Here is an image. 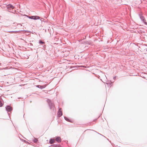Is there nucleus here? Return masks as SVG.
Here are the masks:
<instances>
[{
	"instance_id": "1",
	"label": "nucleus",
	"mask_w": 147,
	"mask_h": 147,
	"mask_svg": "<svg viewBox=\"0 0 147 147\" xmlns=\"http://www.w3.org/2000/svg\"><path fill=\"white\" fill-rule=\"evenodd\" d=\"M47 102L50 109H54L55 107L53 103L51 100L49 99L47 100Z\"/></svg>"
},
{
	"instance_id": "2",
	"label": "nucleus",
	"mask_w": 147,
	"mask_h": 147,
	"mask_svg": "<svg viewBox=\"0 0 147 147\" xmlns=\"http://www.w3.org/2000/svg\"><path fill=\"white\" fill-rule=\"evenodd\" d=\"M139 15L141 21L144 24H145L147 25V22H146V20H145L144 17L142 16V13H139Z\"/></svg>"
},
{
	"instance_id": "3",
	"label": "nucleus",
	"mask_w": 147,
	"mask_h": 147,
	"mask_svg": "<svg viewBox=\"0 0 147 147\" xmlns=\"http://www.w3.org/2000/svg\"><path fill=\"white\" fill-rule=\"evenodd\" d=\"M5 109L6 111H7L8 112H10L12 110V107L9 105H7V106H6L5 107ZM8 114L9 115V114L8 113Z\"/></svg>"
},
{
	"instance_id": "4",
	"label": "nucleus",
	"mask_w": 147,
	"mask_h": 147,
	"mask_svg": "<svg viewBox=\"0 0 147 147\" xmlns=\"http://www.w3.org/2000/svg\"><path fill=\"white\" fill-rule=\"evenodd\" d=\"M6 7L7 9L11 8L12 9H13L15 7L11 5V4H9L6 5Z\"/></svg>"
},
{
	"instance_id": "5",
	"label": "nucleus",
	"mask_w": 147,
	"mask_h": 147,
	"mask_svg": "<svg viewBox=\"0 0 147 147\" xmlns=\"http://www.w3.org/2000/svg\"><path fill=\"white\" fill-rule=\"evenodd\" d=\"M61 108H59V111L58 113V116L59 117H60L62 115V112L61 111Z\"/></svg>"
},
{
	"instance_id": "6",
	"label": "nucleus",
	"mask_w": 147,
	"mask_h": 147,
	"mask_svg": "<svg viewBox=\"0 0 147 147\" xmlns=\"http://www.w3.org/2000/svg\"><path fill=\"white\" fill-rule=\"evenodd\" d=\"M55 139L56 141L58 142H61V140L60 137H57Z\"/></svg>"
},
{
	"instance_id": "7",
	"label": "nucleus",
	"mask_w": 147,
	"mask_h": 147,
	"mask_svg": "<svg viewBox=\"0 0 147 147\" xmlns=\"http://www.w3.org/2000/svg\"><path fill=\"white\" fill-rule=\"evenodd\" d=\"M36 87L40 88H45V86H41L39 85H38L36 86Z\"/></svg>"
},
{
	"instance_id": "8",
	"label": "nucleus",
	"mask_w": 147,
	"mask_h": 147,
	"mask_svg": "<svg viewBox=\"0 0 147 147\" xmlns=\"http://www.w3.org/2000/svg\"><path fill=\"white\" fill-rule=\"evenodd\" d=\"M55 142V140L53 139H51L50 140L49 143L51 144H53Z\"/></svg>"
},
{
	"instance_id": "9",
	"label": "nucleus",
	"mask_w": 147,
	"mask_h": 147,
	"mask_svg": "<svg viewBox=\"0 0 147 147\" xmlns=\"http://www.w3.org/2000/svg\"><path fill=\"white\" fill-rule=\"evenodd\" d=\"M40 19V17L37 16H33V19L34 20L39 19Z\"/></svg>"
},
{
	"instance_id": "10",
	"label": "nucleus",
	"mask_w": 147,
	"mask_h": 147,
	"mask_svg": "<svg viewBox=\"0 0 147 147\" xmlns=\"http://www.w3.org/2000/svg\"><path fill=\"white\" fill-rule=\"evenodd\" d=\"M64 119H65L67 121H68V122H71V121L70 120L68 119V118H67V117H65L64 116Z\"/></svg>"
},
{
	"instance_id": "11",
	"label": "nucleus",
	"mask_w": 147,
	"mask_h": 147,
	"mask_svg": "<svg viewBox=\"0 0 147 147\" xmlns=\"http://www.w3.org/2000/svg\"><path fill=\"white\" fill-rule=\"evenodd\" d=\"M37 141H38V140L36 138H34V139L33 140V142L35 143H36L37 142Z\"/></svg>"
},
{
	"instance_id": "12",
	"label": "nucleus",
	"mask_w": 147,
	"mask_h": 147,
	"mask_svg": "<svg viewBox=\"0 0 147 147\" xmlns=\"http://www.w3.org/2000/svg\"><path fill=\"white\" fill-rule=\"evenodd\" d=\"M52 147H59V146L58 145H54L52 146Z\"/></svg>"
},
{
	"instance_id": "13",
	"label": "nucleus",
	"mask_w": 147,
	"mask_h": 147,
	"mask_svg": "<svg viewBox=\"0 0 147 147\" xmlns=\"http://www.w3.org/2000/svg\"><path fill=\"white\" fill-rule=\"evenodd\" d=\"M39 43L40 44H43L44 43V42H43L42 41V40H40L39 41Z\"/></svg>"
},
{
	"instance_id": "14",
	"label": "nucleus",
	"mask_w": 147,
	"mask_h": 147,
	"mask_svg": "<svg viewBox=\"0 0 147 147\" xmlns=\"http://www.w3.org/2000/svg\"><path fill=\"white\" fill-rule=\"evenodd\" d=\"M33 16H29L28 18L30 19H33Z\"/></svg>"
},
{
	"instance_id": "15",
	"label": "nucleus",
	"mask_w": 147,
	"mask_h": 147,
	"mask_svg": "<svg viewBox=\"0 0 147 147\" xmlns=\"http://www.w3.org/2000/svg\"><path fill=\"white\" fill-rule=\"evenodd\" d=\"M15 31H10V32H9L10 33H13Z\"/></svg>"
},
{
	"instance_id": "16",
	"label": "nucleus",
	"mask_w": 147,
	"mask_h": 147,
	"mask_svg": "<svg viewBox=\"0 0 147 147\" xmlns=\"http://www.w3.org/2000/svg\"><path fill=\"white\" fill-rule=\"evenodd\" d=\"M116 78V77L115 76V77H113V79H114V80H115V78Z\"/></svg>"
}]
</instances>
